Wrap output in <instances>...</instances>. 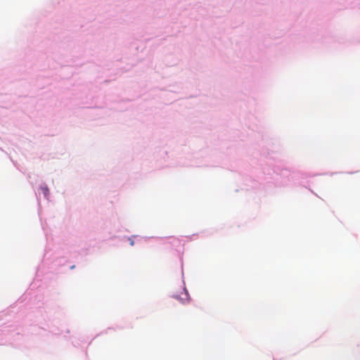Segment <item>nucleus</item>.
Segmentation results:
<instances>
[{
	"label": "nucleus",
	"mask_w": 360,
	"mask_h": 360,
	"mask_svg": "<svg viewBox=\"0 0 360 360\" xmlns=\"http://www.w3.org/2000/svg\"><path fill=\"white\" fill-rule=\"evenodd\" d=\"M181 295H183L184 297H182L181 295H174V297L175 299L179 300L183 304H185V303L188 302V299L187 293L186 292H182Z\"/></svg>",
	"instance_id": "f257e3e1"
},
{
	"label": "nucleus",
	"mask_w": 360,
	"mask_h": 360,
	"mask_svg": "<svg viewBox=\"0 0 360 360\" xmlns=\"http://www.w3.org/2000/svg\"><path fill=\"white\" fill-rule=\"evenodd\" d=\"M42 190V192L44 193V195H47L49 193V189L46 186H43L41 188Z\"/></svg>",
	"instance_id": "f03ea898"
}]
</instances>
